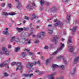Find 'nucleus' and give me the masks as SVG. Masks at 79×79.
Returning a JSON list of instances; mask_svg holds the SVG:
<instances>
[{"mask_svg": "<svg viewBox=\"0 0 79 79\" xmlns=\"http://www.w3.org/2000/svg\"><path fill=\"white\" fill-rule=\"evenodd\" d=\"M11 66H14L15 64H16L17 65V68L16 69V71L20 69H22L23 68V66L21 64V62H12L11 64Z\"/></svg>", "mask_w": 79, "mask_h": 79, "instance_id": "obj_1", "label": "nucleus"}, {"mask_svg": "<svg viewBox=\"0 0 79 79\" xmlns=\"http://www.w3.org/2000/svg\"><path fill=\"white\" fill-rule=\"evenodd\" d=\"M0 53L1 55L4 54V55H6V56H8L10 55L9 52L7 50L6 48L5 47H3L2 48V50L0 51Z\"/></svg>", "mask_w": 79, "mask_h": 79, "instance_id": "obj_2", "label": "nucleus"}, {"mask_svg": "<svg viewBox=\"0 0 79 79\" xmlns=\"http://www.w3.org/2000/svg\"><path fill=\"white\" fill-rule=\"evenodd\" d=\"M71 37H69V40H68V48H70V49L69 50V52H73L74 51V48H73V46L69 45V44L70 43H72V41L71 40Z\"/></svg>", "mask_w": 79, "mask_h": 79, "instance_id": "obj_3", "label": "nucleus"}, {"mask_svg": "<svg viewBox=\"0 0 79 79\" xmlns=\"http://www.w3.org/2000/svg\"><path fill=\"white\" fill-rule=\"evenodd\" d=\"M11 61V58H9L5 62L3 63H2L0 64V68L1 67H4V66H7V68H8V64L10 63V62Z\"/></svg>", "mask_w": 79, "mask_h": 79, "instance_id": "obj_4", "label": "nucleus"}, {"mask_svg": "<svg viewBox=\"0 0 79 79\" xmlns=\"http://www.w3.org/2000/svg\"><path fill=\"white\" fill-rule=\"evenodd\" d=\"M31 4H27L26 7V8L27 10H33L34 9V6H35V4L34 2H33Z\"/></svg>", "mask_w": 79, "mask_h": 79, "instance_id": "obj_5", "label": "nucleus"}, {"mask_svg": "<svg viewBox=\"0 0 79 79\" xmlns=\"http://www.w3.org/2000/svg\"><path fill=\"white\" fill-rule=\"evenodd\" d=\"M37 63L39 65H40V61H38L37 62L35 61L34 63H30L27 65V68H31L33 65H35Z\"/></svg>", "mask_w": 79, "mask_h": 79, "instance_id": "obj_6", "label": "nucleus"}, {"mask_svg": "<svg viewBox=\"0 0 79 79\" xmlns=\"http://www.w3.org/2000/svg\"><path fill=\"white\" fill-rule=\"evenodd\" d=\"M52 67L53 71H55V68H60L63 69L64 67V65L59 66L56 64H53L52 65Z\"/></svg>", "mask_w": 79, "mask_h": 79, "instance_id": "obj_7", "label": "nucleus"}, {"mask_svg": "<svg viewBox=\"0 0 79 79\" xmlns=\"http://www.w3.org/2000/svg\"><path fill=\"white\" fill-rule=\"evenodd\" d=\"M2 15L5 16H6L8 15H10L11 16H14L16 15V13L15 12L13 13H7L5 12L4 10L2 12Z\"/></svg>", "mask_w": 79, "mask_h": 79, "instance_id": "obj_8", "label": "nucleus"}, {"mask_svg": "<svg viewBox=\"0 0 79 79\" xmlns=\"http://www.w3.org/2000/svg\"><path fill=\"white\" fill-rule=\"evenodd\" d=\"M20 40L18 37L15 36L13 37L10 40V41L11 42H13V41H15L16 42H19Z\"/></svg>", "mask_w": 79, "mask_h": 79, "instance_id": "obj_9", "label": "nucleus"}, {"mask_svg": "<svg viewBox=\"0 0 79 79\" xmlns=\"http://www.w3.org/2000/svg\"><path fill=\"white\" fill-rule=\"evenodd\" d=\"M57 58L58 60H60L61 59H62L63 62H64V63L65 64L66 63V59L64 57L61 56H60L57 57Z\"/></svg>", "mask_w": 79, "mask_h": 79, "instance_id": "obj_10", "label": "nucleus"}, {"mask_svg": "<svg viewBox=\"0 0 79 79\" xmlns=\"http://www.w3.org/2000/svg\"><path fill=\"white\" fill-rule=\"evenodd\" d=\"M15 2H17V3H19L18 4H17V7L18 9L19 10H21L23 8V7H22V6L21 5V4L19 3V1L18 0H15Z\"/></svg>", "mask_w": 79, "mask_h": 79, "instance_id": "obj_11", "label": "nucleus"}, {"mask_svg": "<svg viewBox=\"0 0 79 79\" xmlns=\"http://www.w3.org/2000/svg\"><path fill=\"white\" fill-rule=\"evenodd\" d=\"M55 74H56L55 73H52L51 74L49 75H48L47 76V77L48 79H54V76H55Z\"/></svg>", "mask_w": 79, "mask_h": 79, "instance_id": "obj_12", "label": "nucleus"}, {"mask_svg": "<svg viewBox=\"0 0 79 79\" xmlns=\"http://www.w3.org/2000/svg\"><path fill=\"white\" fill-rule=\"evenodd\" d=\"M45 35V33L44 31H42L41 32L39 33L37 35V38H40L41 37V35L44 36Z\"/></svg>", "mask_w": 79, "mask_h": 79, "instance_id": "obj_13", "label": "nucleus"}, {"mask_svg": "<svg viewBox=\"0 0 79 79\" xmlns=\"http://www.w3.org/2000/svg\"><path fill=\"white\" fill-rule=\"evenodd\" d=\"M16 29L17 31H18L19 32L21 31H23V30H25V31H27L29 30V28H16Z\"/></svg>", "mask_w": 79, "mask_h": 79, "instance_id": "obj_14", "label": "nucleus"}, {"mask_svg": "<svg viewBox=\"0 0 79 79\" xmlns=\"http://www.w3.org/2000/svg\"><path fill=\"white\" fill-rule=\"evenodd\" d=\"M23 76L24 77H32L33 76V73H31L30 74H23Z\"/></svg>", "mask_w": 79, "mask_h": 79, "instance_id": "obj_15", "label": "nucleus"}, {"mask_svg": "<svg viewBox=\"0 0 79 79\" xmlns=\"http://www.w3.org/2000/svg\"><path fill=\"white\" fill-rule=\"evenodd\" d=\"M58 35L56 36L55 37L53 38L52 40V41L54 42H55V44H56V39H58Z\"/></svg>", "mask_w": 79, "mask_h": 79, "instance_id": "obj_16", "label": "nucleus"}, {"mask_svg": "<svg viewBox=\"0 0 79 79\" xmlns=\"http://www.w3.org/2000/svg\"><path fill=\"white\" fill-rule=\"evenodd\" d=\"M54 22H56V24H55V26H59L61 24V22L60 21L58 20L57 21V20L55 19L54 20Z\"/></svg>", "mask_w": 79, "mask_h": 79, "instance_id": "obj_17", "label": "nucleus"}, {"mask_svg": "<svg viewBox=\"0 0 79 79\" xmlns=\"http://www.w3.org/2000/svg\"><path fill=\"white\" fill-rule=\"evenodd\" d=\"M32 18H31V21L34 20L36 18H38V17L36 16V14L33 13L32 15Z\"/></svg>", "mask_w": 79, "mask_h": 79, "instance_id": "obj_18", "label": "nucleus"}, {"mask_svg": "<svg viewBox=\"0 0 79 79\" xmlns=\"http://www.w3.org/2000/svg\"><path fill=\"white\" fill-rule=\"evenodd\" d=\"M76 29H77V27L74 26L73 27L72 29H70V30L72 31L73 32V34H74L75 32H76Z\"/></svg>", "mask_w": 79, "mask_h": 79, "instance_id": "obj_19", "label": "nucleus"}, {"mask_svg": "<svg viewBox=\"0 0 79 79\" xmlns=\"http://www.w3.org/2000/svg\"><path fill=\"white\" fill-rule=\"evenodd\" d=\"M60 47L59 48L58 50H61L64 48V44L62 43H60Z\"/></svg>", "mask_w": 79, "mask_h": 79, "instance_id": "obj_20", "label": "nucleus"}, {"mask_svg": "<svg viewBox=\"0 0 79 79\" xmlns=\"http://www.w3.org/2000/svg\"><path fill=\"white\" fill-rule=\"evenodd\" d=\"M56 9V7H53L52 8L49 10V13H51V12H53L54 11L55 9Z\"/></svg>", "mask_w": 79, "mask_h": 79, "instance_id": "obj_21", "label": "nucleus"}, {"mask_svg": "<svg viewBox=\"0 0 79 79\" xmlns=\"http://www.w3.org/2000/svg\"><path fill=\"white\" fill-rule=\"evenodd\" d=\"M79 60V56H78L76 57L74 60V63H77V62Z\"/></svg>", "mask_w": 79, "mask_h": 79, "instance_id": "obj_22", "label": "nucleus"}, {"mask_svg": "<svg viewBox=\"0 0 79 79\" xmlns=\"http://www.w3.org/2000/svg\"><path fill=\"white\" fill-rule=\"evenodd\" d=\"M8 28H6V31H4L3 32V34L5 35H7L8 34Z\"/></svg>", "mask_w": 79, "mask_h": 79, "instance_id": "obj_23", "label": "nucleus"}, {"mask_svg": "<svg viewBox=\"0 0 79 79\" xmlns=\"http://www.w3.org/2000/svg\"><path fill=\"white\" fill-rule=\"evenodd\" d=\"M75 68H73V70L71 72L70 74L72 76H73L74 74H75Z\"/></svg>", "mask_w": 79, "mask_h": 79, "instance_id": "obj_24", "label": "nucleus"}, {"mask_svg": "<svg viewBox=\"0 0 79 79\" xmlns=\"http://www.w3.org/2000/svg\"><path fill=\"white\" fill-rule=\"evenodd\" d=\"M66 19L68 20V21H70L71 20V15H67L66 17Z\"/></svg>", "mask_w": 79, "mask_h": 79, "instance_id": "obj_25", "label": "nucleus"}, {"mask_svg": "<svg viewBox=\"0 0 79 79\" xmlns=\"http://www.w3.org/2000/svg\"><path fill=\"white\" fill-rule=\"evenodd\" d=\"M35 72L36 73H38L40 75V74H42V73L40 72V71L39 70L36 69L35 71Z\"/></svg>", "mask_w": 79, "mask_h": 79, "instance_id": "obj_26", "label": "nucleus"}, {"mask_svg": "<svg viewBox=\"0 0 79 79\" xmlns=\"http://www.w3.org/2000/svg\"><path fill=\"white\" fill-rule=\"evenodd\" d=\"M21 55L23 58H25L27 56V54L25 52H22V53Z\"/></svg>", "mask_w": 79, "mask_h": 79, "instance_id": "obj_27", "label": "nucleus"}, {"mask_svg": "<svg viewBox=\"0 0 79 79\" xmlns=\"http://www.w3.org/2000/svg\"><path fill=\"white\" fill-rule=\"evenodd\" d=\"M3 76L4 77H8V76H9V74L6 72H5L3 73Z\"/></svg>", "mask_w": 79, "mask_h": 79, "instance_id": "obj_28", "label": "nucleus"}, {"mask_svg": "<svg viewBox=\"0 0 79 79\" xmlns=\"http://www.w3.org/2000/svg\"><path fill=\"white\" fill-rule=\"evenodd\" d=\"M40 4L41 5V6H42L44 4V3L45 2V1L44 0H41L40 1Z\"/></svg>", "mask_w": 79, "mask_h": 79, "instance_id": "obj_29", "label": "nucleus"}, {"mask_svg": "<svg viewBox=\"0 0 79 79\" xmlns=\"http://www.w3.org/2000/svg\"><path fill=\"white\" fill-rule=\"evenodd\" d=\"M20 49V47H18L15 48V52H18V51H19V50Z\"/></svg>", "mask_w": 79, "mask_h": 79, "instance_id": "obj_30", "label": "nucleus"}, {"mask_svg": "<svg viewBox=\"0 0 79 79\" xmlns=\"http://www.w3.org/2000/svg\"><path fill=\"white\" fill-rule=\"evenodd\" d=\"M48 34H52L53 32V30L50 29H49L48 31Z\"/></svg>", "mask_w": 79, "mask_h": 79, "instance_id": "obj_31", "label": "nucleus"}, {"mask_svg": "<svg viewBox=\"0 0 79 79\" xmlns=\"http://www.w3.org/2000/svg\"><path fill=\"white\" fill-rule=\"evenodd\" d=\"M49 61H50V60H49V59H47L46 60V61H45V63H46V65L48 64V62H49Z\"/></svg>", "mask_w": 79, "mask_h": 79, "instance_id": "obj_32", "label": "nucleus"}, {"mask_svg": "<svg viewBox=\"0 0 79 79\" xmlns=\"http://www.w3.org/2000/svg\"><path fill=\"white\" fill-rule=\"evenodd\" d=\"M64 79V77L63 76H60L59 78H56L55 79Z\"/></svg>", "mask_w": 79, "mask_h": 79, "instance_id": "obj_33", "label": "nucleus"}, {"mask_svg": "<svg viewBox=\"0 0 79 79\" xmlns=\"http://www.w3.org/2000/svg\"><path fill=\"white\" fill-rule=\"evenodd\" d=\"M39 42V40L36 39L35 41H34V43L35 44H38Z\"/></svg>", "mask_w": 79, "mask_h": 79, "instance_id": "obj_34", "label": "nucleus"}, {"mask_svg": "<svg viewBox=\"0 0 79 79\" xmlns=\"http://www.w3.org/2000/svg\"><path fill=\"white\" fill-rule=\"evenodd\" d=\"M23 50L24 51V52H29L30 50L29 49H24Z\"/></svg>", "mask_w": 79, "mask_h": 79, "instance_id": "obj_35", "label": "nucleus"}, {"mask_svg": "<svg viewBox=\"0 0 79 79\" xmlns=\"http://www.w3.org/2000/svg\"><path fill=\"white\" fill-rule=\"evenodd\" d=\"M58 52L57 51H55V52H54L53 53H52V55H56V54H57V53Z\"/></svg>", "mask_w": 79, "mask_h": 79, "instance_id": "obj_36", "label": "nucleus"}, {"mask_svg": "<svg viewBox=\"0 0 79 79\" xmlns=\"http://www.w3.org/2000/svg\"><path fill=\"white\" fill-rule=\"evenodd\" d=\"M46 5L47 6H48V5H50V3L49 2H47L46 3Z\"/></svg>", "mask_w": 79, "mask_h": 79, "instance_id": "obj_37", "label": "nucleus"}, {"mask_svg": "<svg viewBox=\"0 0 79 79\" xmlns=\"http://www.w3.org/2000/svg\"><path fill=\"white\" fill-rule=\"evenodd\" d=\"M8 6L9 8H11V5L10 4H8Z\"/></svg>", "mask_w": 79, "mask_h": 79, "instance_id": "obj_38", "label": "nucleus"}, {"mask_svg": "<svg viewBox=\"0 0 79 79\" xmlns=\"http://www.w3.org/2000/svg\"><path fill=\"white\" fill-rule=\"evenodd\" d=\"M24 19H27V20H28V19H29V18L27 16L24 17Z\"/></svg>", "mask_w": 79, "mask_h": 79, "instance_id": "obj_39", "label": "nucleus"}, {"mask_svg": "<svg viewBox=\"0 0 79 79\" xmlns=\"http://www.w3.org/2000/svg\"><path fill=\"white\" fill-rule=\"evenodd\" d=\"M44 49H48V46H45L44 48Z\"/></svg>", "mask_w": 79, "mask_h": 79, "instance_id": "obj_40", "label": "nucleus"}, {"mask_svg": "<svg viewBox=\"0 0 79 79\" xmlns=\"http://www.w3.org/2000/svg\"><path fill=\"white\" fill-rule=\"evenodd\" d=\"M5 5V3H3L1 5V6H2V7H4Z\"/></svg>", "mask_w": 79, "mask_h": 79, "instance_id": "obj_41", "label": "nucleus"}, {"mask_svg": "<svg viewBox=\"0 0 79 79\" xmlns=\"http://www.w3.org/2000/svg\"><path fill=\"white\" fill-rule=\"evenodd\" d=\"M28 55H33V53L30 52L27 53Z\"/></svg>", "mask_w": 79, "mask_h": 79, "instance_id": "obj_42", "label": "nucleus"}, {"mask_svg": "<svg viewBox=\"0 0 79 79\" xmlns=\"http://www.w3.org/2000/svg\"><path fill=\"white\" fill-rule=\"evenodd\" d=\"M32 37H36V38H37V36H35V35H32Z\"/></svg>", "mask_w": 79, "mask_h": 79, "instance_id": "obj_43", "label": "nucleus"}, {"mask_svg": "<svg viewBox=\"0 0 79 79\" xmlns=\"http://www.w3.org/2000/svg\"><path fill=\"white\" fill-rule=\"evenodd\" d=\"M11 45H9L8 46V48H11Z\"/></svg>", "mask_w": 79, "mask_h": 79, "instance_id": "obj_44", "label": "nucleus"}, {"mask_svg": "<svg viewBox=\"0 0 79 79\" xmlns=\"http://www.w3.org/2000/svg\"><path fill=\"white\" fill-rule=\"evenodd\" d=\"M48 59L49 60H52V59H53V57H51L49 58Z\"/></svg>", "mask_w": 79, "mask_h": 79, "instance_id": "obj_45", "label": "nucleus"}, {"mask_svg": "<svg viewBox=\"0 0 79 79\" xmlns=\"http://www.w3.org/2000/svg\"><path fill=\"white\" fill-rule=\"evenodd\" d=\"M77 20L76 19H75L74 21V23H75V24H76V23H77Z\"/></svg>", "mask_w": 79, "mask_h": 79, "instance_id": "obj_46", "label": "nucleus"}, {"mask_svg": "<svg viewBox=\"0 0 79 79\" xmlns=\"http://www.w3.org/2000/svg\"><path fill=\"white\" fill-rule=\"evenodd\" d=\"M69 0H63V1L64 2H68Z\"/></svg>", "mask_w": 79, "mask_h": 79, "instance_id": "obj_47", "label": "nucleus"}, {"mask_svg": "<svg viewBox=\"0 0 79 79\" xmlns=\"http://www.w3.org/2000/svg\"><path fill=\"white\" fill-rule=\"evenodd\" d=\"M32 34V32H31L28 35V37H29V36H30V35H31Z\"/></svg>", "mask_w": 79, "mask_h": 79, "instance_id": "obj_48", "label": "nucleus"}, {"mask_svg": "<svg viewBox=\"0 0 79 79\" xmlns=\"http://www.w3.org/2000/svg\"><path fill=\"white\" fill-rule=\"evenodd\" d=\"M39 27H39V26H36V29H39Z\"/></svg>", "mask_w": 79, "mask_h": 79, "instance_id": "obj_49", "label": "nucleus"}, {"mask_svg": "<svg viewBox=\"0 0 79 79\" xmlns=\"http://www.w3.org/2000/svg\"><path fill=\"white\" fill-rule=\"evenodd\" d=\"M31 40H29L28 41V44H31Z\"/></svg>", "mask_w": 79, "mask_h": 79, "instance_id": "obj_50", "label": "nucleus"}, {"mask_svg": "<svg viewBox=\"0 0 79 79\" xmlns=\"http://www.w3.org/2000/svg\"><path fill=\"white\" fill-rule=\"evenodd\" d=\"M63 34H66V31H64L63 32Z\"/></svg>", "mask_w": 79, "mask_h": 79, "instance_id": "obj_51", "label": "nucleus"}, {"mask_svg": "<svg viewBox=\"0 0 79 79\" xmlns=\"http://www.w3.org/2000/svg\"><path fill=\"white\" fill-rule=\"evenodd\" d=\"M48 27H52V25H48Z\"/></svg>", "mask_w": 79, "mask_h": 79, "instance_id": "obj_52", "label": "nucleus"}, {"mask_svg": "<svg viewBox=\"0 0 79 79\" xmlns=\"http://www.w3.org/2000/svg\"><path fill=\"white\" fill-rule=\"evenodd\" d=\"M34 28H31V31H34Z\"/></svg>", "mask_w": 79, "mask_h": 79, "instance_id": "obj_53", "label": "nucleus"}, {"mask_svg": "<svg viewBox=\"0 0 79 79\" xmlns=\"http://www.w3.org/2000/svg\"><path fill=\"white\" fill-rule=\"evenodd\" d=\"M41 59H42V60H43V59H44V56H41Z\"/></svg>", "mask_w": 79, "mask_h": 79, "instance_id": "obj_54", "label": "nucleus"}, {"mask_svg": "<svg viewBox=\"0 0 79 79\" xmlns=\"http://www.w3.org/2000/svg\"><path fill=\"white\" fill-rule=\"evenodd\" d=\"M24 40H25V41H27V40H28V39H27V40H26L25 39H24Z\"/></svg>", "mask_w": 79, "mask_h": 79, "instance_id": "obj_55", "label": "nucleus"}, {"mask_svg": "<svg viewBox=\"0 0 79 79\" xmlns=\"http://www.w3.org/2000/svg\"><path fill=\"white\" fill-rule=\"evenodd\" d=\"M64 40H65V39H63V38H62V41H63Z\"/></svg>", "mask_w": 79, "mask_h": 79, "instance_id": "obj_56", "label": "nucleus"}, {"mask_svg": "<svg viewBox=\"0 0 79 79\" xmlns=\"http://www.w3.org/2000/svg\"><path fill=\"white\" fill-rule=\"evenodd\" d=\"M9 26L10 27H11V26H12V25L11 24H9Z\"/></svg>", "mask_w": 79, "mask_h": 79, "instance_id": "obj_57", "label": "nucleus"}, {"mask_svg": "<svg viewBox=\"0 0 79 79\" xmlns=\"http://www.w3.org/2000/svg\"><path fill=\"white\" fill-rule=\"evenodd\" d=\"M40 10H43V9L42 8V7H40Z\"/></svg>", "mask_w": 79, "mask_h": 79, "instance_id": "obj_58", "label": "nucleus"}, {"mask_svg": "<svg viewBox=\"0 0 79 79\" xmlns=\"http://www.w3.org/2000/svg\"><path fill=\"white\" fill-rule=\"evenodd\" d=\"M26 23V20H24L23 21V24H24Z\"/></svg>", "mask_w": 79, "mask_h": 79, "instance_id": "obj_59", "label": "nucleus"}, {"mask_svg": "<svg viewBox=\"0 0 79 79\" xmlns=\"http://www.w3.org/2000/svg\"><path fill=\"white\" fill-rule=\"evenodd\" d=\"M37 54L38 55H40V52H39L37 53Z\"/></svg>", "mask_w": 79, "mask_h": 79, "instance_id": "obj_60", "label": "nucleus"}, {"mask_svg": "<svg viewBox=\"0 0 79 79\" xmlns=\"http://www.w3.org/2000/svg\"><path fill=\"white\" fill-rule=\"evenodd\" d=\"M53 44H51L50 46V47H53Z\"/></svg>", "mask_w": 79, "mask_h": 79, "instance_id": "obj_61", "label": "nucleus"}, {"mask_svg": "<svg viewBox=\"0 0 79 79\" xmlns=\"http://www.w3.org/2000/svg\"><path fill=\"white\" fill-rule=\"evenodd\" d=\"M4 40V39H2V41H3Z\"/></svg>", "mask_w": 79, "mask_h": 79, "instance_id": "obj_62", "label": "nucleus"}, {"mask_svg": "<svg viewBox=\"0 0 79 79\" xmlns=\"http://www.w3.org/2000/svg\"><path fill=\"white\" fill-rule=\"evenodd\" d=\"M32 58H33V60H35V58H33V57Z\"/></svg>", "mask_w": 79, "mask_h": 79, "instance_id": "obj_63", "label": "nucleus"}, {"mask_svg": "<svg viewBox=\"0 0 79 79\" xmlns=\"http://www.w3.org/2000/svg\"><path fill=\"white\" fill-rule=\"evenodd\" d=\"M48 20L49 21L50 20H51V19H49Z\"/></svg>", "mask_w": 79, "mask_h": 79, "instance_id": "obj_64", "label": "nucleus"}]
</instances>
